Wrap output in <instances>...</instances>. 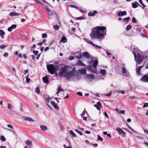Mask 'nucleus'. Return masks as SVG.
Here are the masks:
<instances>
[{
  "label": "nucleus",
  "instance_id": "obj_1",
  "mask_svg": "<svg viewBox=\"0 0 148 148\" xmlns=\"http://www.w3.org/2000/svg\"><path fill=\"white\" fill-rule=\"evenodd\" d=\"M106 27L97 26L92 28L90 36L92 39L101 40L106 35Z\"/></svg>",
  "mask_w": 148,
  "mask_h": 148
},
{
  "label": "nucleus",
  "instance_id": "obj_2",
  "mask_svg": "<svg viewBox=\"0 0 148 148\" xmlns=\"http://www.w3.org/2000/svg\"><path fill=\"white\" fill-rule=\"evenodd\" d=\"M69 68L70 67L67 65L61 67L60 69V72L59 73V76L62 77L63 76L68 79L73 77L76 73V72L74 69L71 71L67 72V71H69Z\"/></svg>",
  "mask_w": 148,
  "mask_h": 148
},
{
  "label": "nucleus",
  "instance_id": "obj_3",
  "mask_svg": "<svg viewBox=\"0 0 148 148\" xmlns=\"http://www.w3.org/2000/svg\"><path fill=\"white\" fill-rule=\"evenodd\" d=\"M48 71L51 74L55 73L56 71L59 69V67L57 66H55L53 64H48L47 66Z\"/></svg>",
  "mask_w": 148,
  "mask_h": 148
},
{
  "label": "nucleus",
  "instance_id": "obj_4",
  "mask_svg": "<svg viewBox=\"0 0 148 148\" xmlns=\"http://www.w3.org/2000/svg\"><path fill=\"white\" fill-rule=\"evenodd\" d=\"M132 52L134 56L135 60L136 62H138V64L141 63L144 59L143 57L139 53H138L137 55L136 56V52L134 51H132Z\"/></svg>",
  "mask_w": 148,
  "mask_h": 148
},
{
  "label": "nucleus",
  "instance_id": "obj_5",
  "mask_svg": "<svg viewBox=\"0 0 148 148\" xmlns=\"http://www.w3.org/2000/svg\"><path fill=\"white\" fill-rule=\"evenodd\" d=\"M122 74L123 75L125 76H127L129 75L128 72L127 71L126 68L125 67V66L123 65L122 68Z\"/></svg>",
  "mask_w": 148,
  "mask_h": 148
},
{
  "label": "nucleus",
  "instance_id": "obj_6",
  "mask_svg": "<svg viewBox=\"0 0 148 148\" xmlns=\"http://www.w3.org/2000/svg\"><path fill=\"white\" fill-rule=\"evenodd\" d=\"M140 80L145 82H148V74L143 76L140 79Z\"/></svg>",
  "mask_w": 148,
  "mask_h": 148
},
{
  "label": "nucleus",
  "instance_id": "obj_7",
  "mask_svg": "<svg viewBox=\"0 0 148 148\" xmlns=\"http://www.w3.org/2000/svg\"><path fill=\"white\" fill-rule=\"evenodd\" d=\"M92 63V65L93 67L95 69H97V65L98 63V60H92L91 61V62L90 63V64H91Z\"/></svg>",
  "mask_w": 148,
  "mask_h": 148
},
{
  "label": "nucleus",
  "instance_id": "obj_8",
  "mask_svg": "<svg viewBox=\"0 0 148 148\" xmlns=\"http://www.w3.org/2000/svg\"><path fill=\"white\" fill-rule=\"evenodd\" d=\"M94 78V76L93 74L88 75H86V78L88 81L91 82Z\"/></svg>",
  "mask_w": 148,
  "mask_h": 148
},
{
  "label": "nucleus",
  "instance_id": "obj_9",
  "mask_svg": "<svg viewBox=\"0 0 148 148\" xmlns=\"http://www.w3.org/2000/svg\"><path fill=\"white\" fill-rule=\"evenodd\" d=\"M116 131L119 134H122L123 136L125 135V133L120 128L118 127L116 129Z\"/></svg>",
  "mask_w": 148,
  "mask_h": 148
},
{
  "label": "nucleus",
  "instance_id": "obj_10",
  "mask_svg": "<svg viewBox=\"0 0 148 148\" xmlns=\"http://www.w3.org/2000/svg\"><path fill=\"white\" fill-rule=\"evenodd\" d=\"M117 14L118 16H122L124 15H126L127 12L125 11H120L118 12Z\"/></svg>",
  "mask_w": 148,
  "mask_h": 148
},
{
  "label": "nucleus",
  "instance_id": "obj_11",
  "mask_svg": "<svg viewBox=\"0 0 148 148\" xmlns=\"http://www.w3.org/2000/svg\"><path fill=\"white\" fill-rule=\"evenodd\" d=\"M51 103L52 105L57 110L59 109V107L57 106V103L53 101H51Z\"/></svg>",
  "mask_w": 148,
  "mask_h": 148
},
{
  "label": "nucleus",
  "instance_id": "obj_12",
  "mask_svg": "<svg viewBox=\"0 0 148 148\" xmlns=\"http://www.w3.org/2000/svg\"><path fill=\"white\" fill-rule=\"evenodd\" d=\"M23 119L26 121L31 122H34V120L30 117L23 116Z\"/></svg>",
  "mask_w": 148,
  "mask_h": 148
},
{
  "label": "nucleus",
  "instance_id": "obj_13",
  "mask_svg": "<svg viewBox=\"0 0 148 148\" xmlns=\"http://www.w3.org/2000/svg\"><path fill=\"white\" fill-rule=\"evenodd\" d=\"M49 77L47 75L46 76H45L44 77L42 78V80H43V82L44 83H49Z\"/></svg>",
  "mask_w": 148,
  "mask_h": 148
},
{
  "label": "nucleus",
  "instance_id": "obj_14",
  "mask_svg": "<svg viewBox=\"0 0 148 148\" xmlns=\"http://www.w3.org/2000/svg\"><path fill=\"white\" fill-rule=\"evenodd\" d=\"M82 55L84 58L86 59H89L90 58V56L88 52H84L82 53Z\"/></svg>",
  "mask_w": 148,
  "mask_h": 148
},
{
  "label": "nucleus",
  "instance_id": "obj_15",
  "mask_svg": "<svg viewBox=\"0 0 148 148\" xmlns=\"http://www.w3.org/2000/svg\"><path fill=\"white\" fill-rule=\"evenodd\" d=\"M9 15L11 17H12L14 16H16L19 15H20V14L17 13L15 12H10Z\"/></svg>",
  "mask_w": 148,
  "mask_h": 148
},
{
  "label": "nucleus",
  "instance_id": "obj_16",
  "mask_svg": "<svg viewBox=\"0 0 148 148\" xmlns=\"http://www.w3.org/2000/svg\"><path fill=\"white\" fill-rule=\"evenodd\" d=\"M86 69H83L79 70L78 71L80 73L83 75H84L86 73Z\"/></svg>",
  "mask_w": 148,
  "mask_h": 148
},
{
  "label": "nucleus",
  "instance_id": "obj_17",
  "mask_svg": "<svg viewBox=\"0 0 148 148\" xmlns=\"http://www.w3.org/2000/svg\"><path fill=\"white\" fill-rule=\"evenodd\" d=\"M77 65V66H85V65L80 60H79L76 63Z\"/></svg>",
  "mask_w": 148,
  "mask_h": 148
},
{
  "label": "nucleus",
  "instance_id": "obj_18",
  "mask_svg": "<svg viewBox=\"0 0 148 148\" xmlns=\"http://www.w3.org/2000/svg\"><path fill=\"white\" fill-rule=\"evenodd\" d=\"M97 12L96 10L93 11V12H89L88 13V15L89 16H93L96 14Z\"/></svg>",
  "mask_w": 148,
  "mask_h": 148
},
{
  "label": "nucleus",
  "instance_id": "obj_19",
  "mask_svg": "<svg viewBox=\"0 0 148 148\" xmlns=\"http://www.w3.org/2000/svg\"><path fill=\"white\" fill-rule=\"evenodd\" d=\"M138 5H140L137 2H135L134 3H132V7L134 8H136L138 7Z\"/></svg>",
  "mask_w": 148,
  "mask_h": 148
},
{
  "label": "nucleus",
  "instance_id": "obj_20",
  "mask_svg": "<svg viewBox=\"0 0 148 148\" xmlns=\"http://www.w3.org/2000/svg\"><path fill=\"white\" fill-rule=\"evenodd\" d=\"M99 73L102 75H106V70L105 69H100Z\"/></svg>",
  "mask_w": 148,
  "mask_h": 148
},
{
  "label": "nucleus",
  "instance_id": "obj_21",
  "mask_svg": "<svg viewBox=\"0 0 148 148\" xmlns=\"http://www.w3.org/2000/svg\"><path fill=\"white\" fill-rule=\"evenodd\" d=\"M40 128L41 130L43 131H46L47 130V127L44 125H40Z\"/></svg>",
  "mask_w": 148,
  "mask_h": 148
},
{
  "label": "nucleus",
  "instance_id": "obj_22",
  "mask_svg": "<svg viewBox=\"0 0 148 148\" xmlns=\"http://www.w3.org/2000/svg\"><path fill=\"white\" fill-rule=\"evenodd\" d=\"M67 39L66 37L65 36H63L60 42L63 43H65L67 42Z\"/></svg>",
  "mask_w": 148,
  "mask_h": 148
},
{
  "label": "nucleus",
  "instance_id": "obj_23",
  "mask_svg": "<svg viewBox=\"0 0 148 148\" xmlns=\"http://www.w3.org/2000/svg\"><path fill=\"white\" fill-rule=\"evenodd\" d=\"M84 40L86 42L90 44V45H94V43L90 40H88V39H87L86 38H84Z\"/></svg>",
  "mask_w": 148,
  "mask_h": 148
},
{
  "label": "nucleus",
  "instance_id": "obj_24",
  "mask_svg": "<svg viewBox=\"0 0 148 148\" xmlns=\"http://www.w3.org/2000/svg\"><path fill=\"white\" fill-rule=\"evenodd\" d=\"M25 143L27 145H32V142L29 140H26L25 142Z\"/></svg>",
  "mask_w": 148,
  "mask_h": 148
},
{
  "label": "nucleus",
  "instance_id": "obj_25",
  "mask_svg": "<svg viewBox=\"0 0 148 148\" xmlns=\"http://www.w3.org/2000/svg\"><path fill=\"white\" fill-rule=\"evenodd\" d=\"M142 67V66H140L136 69V73L138 75H140V71Z\"/></svg>",
  "mask_w": 148,
  "mask_h": 148
},
{
  "label": "nucleus",
  "instance_id": "obj_26",
  "mask_svg": "<svg viewBox=\"0 0 148 148\" xmlns=\"http://www.w3.org/2000/svg\"><path fill=\"white\" fill-rule=\"evenodd\" d=\"M88 70L90 71L92 73H95V70L92 69V67L91 66H89L88 68Z\"/></svg>",
  "mask_w": 148,
  "mask_h": 148
},
{
  "label": "nucleus",
  "instance_id": "obj_27",
  "mask_svg": "<svg viewBox=\"0 0 148 148\" xmlns=\"http://www.w3.org/2000/svg\"><path fill=\"white\" fill-rule=\"evenodd\" d=\"M63 91V90L62 89V88L61 87H59L58 89V90L56 92V94H58L60 92Z\"/></svg>",
  "mask_w": 148,
  "mask_h": 148
},
{
  "label": "nucleus",
  "instance_id": "obj_28",
  "mask_svg": "<svg viewBox=\"0 0 148 148\" xmlns=\"http://www.w3.org/2000/svg\"><path fill=\"white\" fill-rule=\"evenodd\" d=\"M71 135L72 136H73V137H76V134L73 132V131L72 130H71L69 131Z\"/></svg>",
  "mask_w": 148,
  "mask_h": 148
},
{
  "label": "nucleus",
  "instance_id": "obj_29",
  "mask_svg": "<svg viewBox=\"0 0 148 148\" xmlns=\"http://www.w3.org/2000/svg\"><path fill=\"white\" fill-rule=\"evenodd\" d=\"M13 108L12 106L10 103L8 104V109L9 110H12Z\"/></svg>",
  "mask_w": 148,
  "mask_h": 148
},
{
  "label": "nucleus",
  "instance_id": "obj_30",
  "mask_svg": "<svg viewBox=\"0 0 148 148\" xmlns=\"http://www.w3.org/2000/svg\"><path fill=\"white\" fill-rule=\"evenodd\" d=\"M132 28V26L131 25H127L126 27V29L127 31H128L130 29Z\"/></svg>",
  "mask_w": 148,
  "mask_h": 148
},
{
  "label": "nucleus",
  "instance_id": "obj_31",
  "mask_svg": "<svg viewBox=\"0 0 148 148\" xmlns=\"http://www.w3.org/2000/svg\"><path fill=\"white\" fill-rule=\"evenodd\" d=\"M97 139L98 140L100 141H102L103 140V139L99 135H97Z\"/></svg>",
  "mask_w": 148,
  "mask_h": 148
},
{
  "label": "nucleus",
  "instance_id": "obj_32",
  "mask_svg": "<svg viewBox=\"0 0 148 148\" xmlns=\"http://www.w3.org/2000/svg\"><path fill=\"white\" fill-rule=\"evenodd\" d=\"M7 45L6 44L1 45L0 46V49H3L5 48L6 47Z\"/></svg>",
  "mask_w": 148,
  "mask_h": 148
},
{
  "label": "nucleus",
  "instance_id": "obj_33",
  "mask_svg": "<svg viewBox=\"0 0 148 148\" xmlns=\"http://www.w3.org/2000/svg\"><path fill=\"white\" fill-rule=\"evenodd\" d=\"M92 46H95L96 48L98 49H101L102 48V47L101 46L94 44V45H93Z\"/></svg>",
  "mask_w": 148,
  "mask_h": 148
},
{
  "label": "nucleus",
  "instance_id": "obj_34",
  "mask_svg": "<svg viewBox=\"0 0 148 148\" xmlns=\"http://www.w3.org/2000/svg\"><path fill=\"white\" fill-rule=\"evenodd\" d=\"M48 13L49 15L52 16L54 14V12L50 10L48 12Z\"/></svg>",
  "mask_w": 148,
  "mask_h": 148
},
{
  "label": "nucleus",
  "instance_id": "obj_35",
  "mask_svg": "<svg viewBox=\"0 0 148 148\" xmlns=\"http://www.w3.org/2000/svg\"><path fill=\"white\" fill-rule=\"evenodd\" d=\"M65 139L66 141H67V142L68 143L69 145H71V142H70L69 139L68 137H66L65 138Z\"/></svg>",
  "mask_w": 148,
  "mask_h": 148
},
{
  "label": "nucleus",
  "instance_id": "obj_36",
  "mask_svg": "<svg viewBox=\"0 0 148 148\" xmlns=\"http://www.w3.org/2000/svg\"><path fill=\"white\" fill-rule=\"evenodd\" d=\"M5 33L3 30H0V36H3L5 34Z\"/></svg>",
  "mask_w": 148,
  "mask_h": 148
},
{
  "label": "nucleus",
  "instance_id": "obj_37",
  "mask_svg": "<svg viewBox=\"0 0 148 148\" xmlns=\"http://www.w3.org/2000/svg\"><path fill=\"white\" fill-rule=\"evenodd\" d=\"M71 145V144L70 145H69V146H66V145L64 144L63 145V146L64 148H72Z\"/></svg>",
  "mask_w": 148,
  "mask_h": 148
},
{
  "label": "nucleus",
  "instance_id": "obj_38",
  "mask_svg": "<svg viewBox=\"0 0 148 148\" xmlns=\"http://www.w3.org/2000/svg\"><path fill=\"white\" fill-rule=\"evenodd\" d=\"M5 137L3 136H1V140L2 141H5Z\"/></svg>",
  "mask_w": 148,
  "mask_h": 148
},
{
  "label": "nucleus",
  "instance_id": "obj_39",
  "mask_svg": "<svg viewBox=\"0 0 148 148\" xmlns=\"http://www.w3.org/2000/svg\"><path fill=\"white\" fill-rule=\"evenodd\" d=\"M36 92L38 94H39L40 93V92L39 89V88L38 87H37L36 89Z\"/></svg>",
  "mask_w": 148,
  "mask_h": 148
},
{
  "label": "nucleus",
  "instance_id": "obj_40",
  "mask_svg": "<svg viewBox=\"0 0 148 148\" xmlns=\"http://www.w3.org/2000/svg\"><path fill=\"white\" fill-rule=\"evenodd\" d=\"M33 53L36 56L37 55L38 53V51H37L33 50Z\"/></svg>",
  "mask_w": 148,
  "mask_h": 148
},
{
  "label": "nucleus",
  "instance_id": "obj_41",
  "mask_svg": "<svg viewBox=\"0 0 148 148\" xmlns=\"http://www.w3.org/2000/svg\"><path fill=\"white\" fill-rule=\"evenodd\" d=\"M132 22L133 23H136L137 21L135 18L133 17L132 18Z\"/></svg>",
  "mask_w": 148,
  "mask_h": 148
},
{
  "label": "nucleus",
  "instance_id": "obj_42",
  "mask_svg": "<svg viewBox=\"0 0 148 148\" xmlns=\"http://www.w3.org/2000/svg\"><path fill=\"white\" fill-rule=\"evenodd\" d=\"M47 35L45 33H44L42 34V37L43 38H46L47 37Z\"/></svg>",
  "mask_w": 148,
  "mask_h": 148
},
{
  "label": "nucleus",
  "instance_id": "obj_43",
  "mask_svg": "<svg viewBox=\"0 0 148 148\" xmlns=\"http://www.w3.org/2000/svg\"><path fill=\"white\" fill-rule=\"evenodd\" d=\"M53 28L55 30H57L59 29V27L58 25H56L53 26Z\"/></svg>",
  "mask_w": 148,
  "mask_h": 148
},
{
  "label": "nucleus",
  "instance_id": "obj_44",
  "mask_svg": "<svg viewBox=\"0 0 148 148\" xmlns=\"http://www.w3.org/2000/svg\"><path fill=\"white\" fill-rule=\"evenodd\" d=\"M148 107V103H144L143 106V108H145L146 107Z\"/></svg>",
  "mask_w": 148,
  "mask_h": 148
},
{
  "label": "nucleus",
  "instance_id": "obj_45",
  "mask_svg": "<svg viewBox=\"0 0 148 148\" xmlns=\"http://www.w3.org/2000/svg\"><path fill=\"white\" fill-rule=\"evenodd\" d=\"M94 106L96 108L97 110H100V108L99 106H98V105H95Z\"/></svg>",
  "mask_w": 148,
  "mask_h": 148
},
{
  "label": "nucleus",
  "instance_id": "obj_46",
  "mask_svg": "<svg viewBox=\"0 0 148 148\" xmlns=\"http://www.w3.org/2000/svg\"><path fill=\"white\" fill-rule=\"evenodd\" d=\"M128 128L131 130H132V131H133L134 132H136L133 129H132L130 126L128 125Z\"/></svg>",
  "mask_w": 148,
  "mask_h": 148
},
{
  "label": "nucleus",
  "instance_id": "obj_47",
  "mask_svg": "<svg viewBox=\"0 0 148 148\" xmlns=\"http://www.w3.org/2000/svg\"><path fill=\"white\" fill-rule=\"evenodd\" d=\"M26 82L27 83H29V82L30 80V79L29 78L27 77H26Z\"/></svg>",
  "mask_w": 148,
  "mask_h": 148
},
{
  "label": "nucleus",
  "instance_id": "obj_48",
  "mask_svg": "<svg viewBox=\"0 0 148 148\" xmlns=\"http://www.w3.org/2000/svg\"><path fill=\"white\" fill-rule=\"evenodd\" d=\"M125 110H122L121 111H120V112L119 113H121V114H125Z\"/></svg>",
  "mask_w": 148,
  "mask_h": 148
},
{
  "label": "nucleus",
  "instance_id": "obj_49",
  "mask_svg": "<svg viewBox=\"0 0 148 148\" xmlns=\"http://www.w3.org/2000/svg\"><path fill=\"white\" fill-rule=\"evenodd\" d=\"M16 25H11V27L12 28V29H14L16 27Z\"/></svg>",
  "mask_w": 148,
  "mask_h": 148
},
{
  "label": "nucleus",
  "instance_id": "obj_50",
  "mask_svg": "<svg viewBox=\"0 0 148 148\" xmlns=\"http://www.w3.org/2000/svg\"><path fill=\"white\" fill-rule=\"evenodd\" d=\"M51 99H52V98L49 97H47L46 98V100L47 101H48V102L49 103V101H50L51 100Z\"/></svg>",
  "mask_w": 148,
  "mask_h": 148
},
{
  "label": "nucleus",
  "instance_id": "obj_51",
  "mask_svg": "<svg viewBox=\"0 0 148 148\" xmlns=\"http://www.w3.org/2000/svg\"><path fill=\"white\" fill-rule=\"evenodd\" d=\"M36 45L35 44L33 45V46L32 47H31V50H32L33 49H35L36 48Z\"/></svg>",
  "mask_w": 148,
  "mask_h": 148
},
{
  "label": "nucleus",
  "instance_id": "obj_52",
  "mask_svg": "<svg viewBox=\"0 0 148 148\" xmlns=\"http://www.w3.org/2000/svg\"><path fill=\"white\" fill-rule=\"evenodd\" d=\"M130 98L131 99H134L137 98V97L134 96L130 97Z\"/></svg>",
  "mask_w": 148,
  "mask_h": 148
},
{
  "label": "nucleus",
  "instance_id": "obj_53",
  "mask_svg": "<svg viewBox=\"0 0 148 148\" xmlns=\"http://www.w3.org/2000/svg\"><path fill=\"white\" fill-rule=\"evenodd\" d=\"M12 28L11 27H11H8V31H9V32H11L12 30Z\"/></svg>",
  "mask_w": 148,
  "mask_h": 148
},
{
  "label": "nucleus",
  "instance_id": "obj_54",
  "mask_svg": "<svg viewBox=\"0 0 148 148\" xmlns=\"http://www.w3.org/2000/svg\"><path fill=\"white\" fill-rule=\"evenodd\" d=\"M112 92L110 91L109 92V93L108 94H106V96L107 97H110L111 94Z\"/></svg>",
  "mask_w": 148,
  "mask_h": 148
},
{
  "label": "nucleus",
  "instance_id": "obj_55",
  "mask_svg": "<svg viewBox=\"0 0 148 148\" xmlns=\"http://www.w3.org/2000/svg\"><path fill=\"white\" fill-rule=\"evenodd\" d=\"M8 54L7 53H5L3 55V56L5 57H7L8 56Z\"/></svg>",
  "mask_w": 148,
  "mask_h": 148
},
{
  "label": "nucleus",
  "instance_id": "obj_56",
  "mask_svg": "<svg viewBox=\"0 0 148 148\" xmlns=\"http://www.w3.org/2000/svg\"><path fill=\"white\" fill-rule=\"evenodd\" d=\"M45 8L46 9V10L47 11V12L49 11L50 10H49V7L47 6H45Z\"/></svg>",
  "mask_w": 148,
  "mask_h": 148
},
{
  "label": "nucleus",
  "instance_id": "obj_57",
  "mask_svg": "<svg viewBox=\"0 0 148 148\" xmlns=\"http://www.w3.org/2000/svg\"><path fill=\"white\" fill-rule=\"evenodd\" d=\"M75 131L78 132L80 135H82V133L80 131H79L78 130H76Z\"/></svg>",
  "mask_w": 148,
  "mask_h": 148
},
{
  "label": "nucleus",
  "instance_id": "obj_58",
  "mask_svg": "<svg viewBox=\"0 0 148 148\" xmlns=\"http://www.w3.org/2000/svg\"><path fill=\"white\" fill-rule=\"evenodd\" d=\"M104 114L105 115V116H106V117H107V118H108L109 116H108V115L107 114V113L106 112H104Z\"/></svg>",
  "mask_w": 148,
  "mask_h": 148
},
{
  "label": "nucleus",
  "instance_id": "obj_59",
  "mask_svg": "<svg viewBox=\"0 0 148 148\" xmlns=\"http://www.w3.org/2000/svg\"><path fill=\"white\" fill-rule=\"evenodd\" d=\"M83 18H84V17L82 16V17H78V18H76V20H81V19H83Z\"/></svg>",
  "mask_w": 148,
  "mask_h": 148
},
{
  "label": "nucleus",
  "instance_id": "obj_60",
  "mask_svg": "<svg viewBox=\"0 0 148 148\" xmlns=\"http://www.w3.org/2000/svg\"><path fill=\"white\" fill-rule=\"evenodd\" d=\"M144 132L146 133L147 134H148V130H146L145 129H143Z\"/></svg>",
  "mask_w": 148,
  "mask_h": 148
},
{
  "label": "nucleus",
  "instance_id": "obj_61",
  "mask_svg": "<svg viewBox=\"0 0 148 148\" xmlns=\"http://www.w3.org/2000/svg\"><path fill=\"white\" fill-rule=\"evenodd\" d=\"M130 19L129 17H127V18H125L123 19V20L124 21H127Z\"/></svg>",
  "mask_w": 148,
  "mask_h": 148
},
{
  "label": "nucleus",
  "instance_id": "obj_62",
  "mask_svg": "<svg viewBox=\"0 0 148 148\" xmlns=\"http://www.w3.org/2000/svg\"><path fill=\"white\" fill-rule=\"evenodd\" d=\"M115 111L117 112V113H120V110H119L118 109V108H116L115 109Z\"/></svg>",
  "mask_w": 148,
  "mask_h": 148
},
{
  "label": "nucleus",
  "instance_id": "obj_63",
  "mask_svg": "<svg viewBox=\"0 0 148 148\" xmlns=\"http://www.w3.org/2000/svg\"><path fill=\"white\" fill-rule=\"evenodd\" d=\"M7 127L8 128H10L12 129H13V127H12V125H11L8 124L7 125Z\"/></svg>",
  "mask_w": 148,
  "mask_h": 148
},
{
  "label": "nucleus",
  "instance_id": "obj_64",
  "mask_svg": "<svg viewBox=\"0 0 148 148\" xmlns=\"http://www.w3.org/2000/svg\"><path fill=\"white\" fill-rule=\"evenodd\" d=\"M23 56L25 59H27V56L25 54H23Z\"/></svg>",
  "mask_w": 148,
  "mask_h": 148
}]
</instances>
